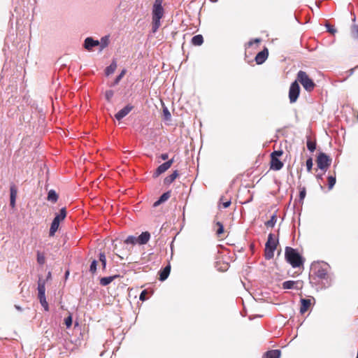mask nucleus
I'll use <instances>...</instances> for the list:
<instances>
[{
  "label": "nucleus",
  "mask_w": 358,
  "mask_h": 358,
  "mask_svg": "<svg viewBox=\"0 0 358 358\" xmlns=\"http://www.w3.org/2000/svg\"><path fill=\"white\" fill-rule=\"evenodd\" d=\"M306 169L308 172H310L313 168V159L311 157L308 158L306 162Z\"/></svg>",
  "instance_id": "42"
},
{
  "label": "nucleus",
  "mask_w": 358,
  "mask_h": 358,
  "mask_svg": "<svg viewBox=\"0 0 358 358\" xmlns=\"http://www.w3.org/2000/svg\"><path fill=\"white\" fill-rule=\"evenodd\" d=\"M310 304H311L310 299H301L300 313L301 314L305 313L308 310V309L309 308Z\"/></svg>",
  "instance_id": "17"
},
{
  "label": "nucleus",
  "mask_w": 358,
  "mask_h": 358,
  "mask_svg": "<svg viewBox=\"0 0 358 358\" xmlns=\"http://www.w3.org/2000/svg\"><path fill=\"white\" fill-rule=\"evenodd\" d=\"M169 157V155L167 153H163L160 156V158L162 159V160H166Z\"/></svg>",
  "instance_id": "48"
},
{
  "label": "nucleus",
  "mask_w": 358,
  "mask_h": 358,
  "mask_svg": "<svg viewBox=\"0 0 358 358\" xmlns=\"http://www.w3.org/2000/svg\"><path fill=\"white\" fill-rule=\"evenodd\" d=\"M296 78L297 82H299L306 91L311 92L313 90L315 84L305 71H299L297 73Z\"/></svg>",
  "instance_id": "3"
},
{
  "label": "nucleus",
  "mask_w": 358,
  "mask_h": 358,
  "mask_svg": "<svg viewBox=\"0 0 358 358\" xmlns=\"http://www.w3.org/2000/svg\"><path fill=\"white\" fill-rule=\"evenodd\" d=\"M117 68L116 62L113 61L108 66L106 67L105 73L106 76L113 73Z\"/></svg>",
  "instance_id": "26"
},
{
  "label": "nucleus",
  "mask_w": 358,
  "mask_h": 358,
  "mask_svg": "<svg viewBox=\"0 0 358 358\" xmlns=\"http://www.w3.org/2000/svg\"><path fill=\"white\" fill-rule=\"evenodd\" d=\"M16 308L20 310L21 308L19 306H15Z\"/></svg>",
  "instance_id": "52"
},
{
  "label": "nucleus",
  "mask_w": 358,
  "mask_h": 358,
  "mask_svg": "<svg viewBox=\"0 0 358 358\" xmlns=\"http://www.w3.org/2000/svg\"><path fill=\"white\" fill-rule=\"evenodd\" d=\"M125 244H131V245H136L138 244V237L134 236H129L125 240H124Z\"/></svg>",
  "instance_id": "27"
},
{
  "label": "nucleus",
  "mask_w": 358,
  "mask_h": 358,
  "mask_svg": "<svg viewBox=\"0 0 358 358\" xmlns=\"http://www.w3.org/2000/svg\"><path fill=\"white\" fill-rule=\"evenodd\" d=\"M39 301H40L41 306L43 307L44 310L48 311L49 310V306H48V303L46 301V298L45 297L39 298Z\"/></svg>",
  "instance_id": "36"
},
{
  "label": "nucleus",
  "mask_w": 358,
  "mask_h": 358,
  "mask_svg": "<svg viewBox=\"0 0 358 358\" xmlns=\"http://www.w3.org/2000/svg\"><path fill=\"white\" fill-rule=\"evenodd\" d=\"M220 201H222V206L224 208H228L230 206V204H231V200H225V201H224V197L223 196H222L220 198Z\"/></svg>",
  "instance_id": "44"
},
{
  "label": "nucleus",
  "mask_w": 358,
  "mask_h": 358,
  "mask_svg": "<svg viewBox=\"0 0 358 358\" xmlns=\"http://www.w3.org/2000/svg\"><path fill=\"white\" fill-rule=\"evenodd\" d=\"M351 34L354 38L358 39V24L352 27Z\"/></svg>",
  "instance_id": "37"
},
{
  "label": "nucleus",
  "mask_w": 358,
  "mask_h": 358,
  "mask_svg": "<svg viewBox=\"0 0 358 358\" xmlns=\"http://www.w3.org/2000/svg\"><path fill=\"white\" fill-rule=\"evenodd\" d=\"M268 56V50L265 48L263 50L260 51L255 57V62L257 64H263Z\"/></svg>",
  "instance_id": "11"
},
{
  "label": "nucleus",
  "mask_w": 358,
  "mask_h": 358,
  "mask_svg": "<svg viewBox=\"0 0 358 358\" xmlns=\"http://www.w3.org/2000/svg\"><path fill=\"white\" fill-rule=\"evenodd\" d=\"M259 42H260V39L259 38H255L253 41H250L249 42V45H252L253 44V43H258Z\"/></svg>",
  "instance_id": "49"
},
{
  "label": "nucleus",
  "mask_w": 358,
  "mask_h": 358,
  "mask_svg": "<svg viewBox=\"0 0 358 358\" xmlns=\"http://www.w3.org/2000/svg\"><path fill=\"white\" fill-rule=\"evenodd\" d=\"M277 222V217L275 214H273L269 220L265 222V225L267 227H273Z\"/></svg>",
  "instance_id": "29"
},
{
  "label": "nucleus",
  "mask_w": 358,
  "mask_h": 358,
  "mask_svg": "<svg viewBox=\"0 0 358 358\" xmlns=\"http://www.w3.org/2000/svg\"><path fill=\"white\" fill-rule=\"evenodd\" d=\"M47 199L49 201L55 203L58 200V194L56 193V192L54 189H50L48 192Z\"/></svg>",
  "instance_id": "23"
},
{
  "label": "nucleus",
  "mask_w": 358,
  "mask_h": 358,
  "mask_svg": "<svg viewBox=\"0 0 358 358\" xmlns=\"http://www.w3.org/2000/svg\"><path fill=\"white\" fill-rule=\"evenodd\" d=\"M282 150H275L271 154V157H278L282 155Z\"/></svg>",
  "instance_id": "46"
},
{
  "label": "nucleus",
  "mask_w": 358,
  "mask_h": 358,
  "mask_svg": "<svg viewBox=\"0 0 358 358\" xmlns=\"http://www.w3.org/2000/svg\"><path fill=\"white\" fill-rule=\"evenodd\" d=\"M133 109V106L130 104L127 105L125 107H124L122 109H121L120 111H118L115 117L117 120H120L122 118H124L126 115H127L131 110Z\"/></svg>",
  "instance_id": "12"
},
{
  "label": "nucleus",
  "mask_w": 358,
  "mask_h": 358,
  "mask_svg": "<svg viewBox=\"0 0 358 358\" xmlns=\"http://www.w3.org/2000/svg\"><path fill=\"white\" fill-rule=\"evenodd\" d=\"M227 265H225V268L223 269V271L227 270Z\"/></svg>",
  "instance_id": "53"
},
{
  "label": "nucleus",
  "mask_w": 358,
  "mask_h": 358,
  "mask_svg": "<svg viewBox=\"0 0 358 358\" xmlns=\"http://www.w3.org/2000/svg\"><path fill=\"white\" fill-rule=\"evenodd\" d=\"M163 115L165 120H170L171 117V113L166 107L163 108Z\"/></svg>",
  "instance_id": "33"
},
{
  "label": "nucleus",
  "mask_w": 358,
  "mask_h": 358,
  "mask_svg": "<svg viewBox=\"0 0 358 358\" xmlns=\"http://www.w3.org/2000/svg\"><path fill=\"white\" fill-rule=\"evenodd\" d=\"M114 95V92L113 90H107L105 93V97L108 101H110L113 96Z\"/></svg>",
  "instance_id": "41"
},
{
  "label": "nucleus",
  "mask_w": 358,
  "mask_h": 358,
  "mask_svg": "<svg viewBox=\"0 0 358 358\" xmlns=\"http://www.w3.org/2000/svg\"><path fill=\"white\" fill-rule=\"evenodd\" d=\"M278 240L274 238L273 234H269L268 240L265 245V258L270 259L274 256V251L276 249Z\"/></svg>",
  "instance_id": "4"
},
{
  "label": "nucleus",
  "mask_w": 358,
  "mask_h": 358,
  "mask_svg": "<svg viewBox=\"0 0 358 358\" xmlns=\"http://www.w3.org/2000/svg\"><path fill=\"white\" fill-rule=\"evenodd\" d=\"M45 255L43 253H41V252L38 251L37 252V262L39 264L43 265L45 264Z\"/></svg>",
  "instance_id": "32"
},
{
  "label": "nucleus",
  "mask_w": 358,
  "mask_h": 358,
  "mask_svg": "<svg viewBox=\"0 0 358 358\" xmlns=\"http://www.w3.org/2000/svg\"><path fill=\"white\" fill-rule=\"evenodd\" d=\"M109 44V36H105L101 38L99 41V45L101 46V50L106 48Z\"/></svg>",
  "instance_id": "28"
},
{
  "label": "nucleus",
  "mask_w": 358,
  "mask_h": 358,
  "mask_svg": "<svg viewBox=\"0 0 358 358\" xmlns=\"http://www.w3.org/2000/svg\"><path fill=\"white\" fill-rule=\"evenodd\" d=\"M316 178L317 179H322V174H318V175L316 176Z\"/></svg>",
  "instance_id": "50"
},
{
  "label": "nucleus",
  "mask_w": 358,
  "mask_h": 358,
  "mask_svg": "<svg viewBox=\"0 0 358 358\" xmlns=\"http://www.w3.org/2000/svg\"><path fill=\"white\" fill-rule=\"evenodd\" d=\"M325 27L327 29V31L331 34H334L337 31L336 29H335L333 26L330 25L329 24H326Z\"/></svg>",
  "instance_id": "43"
},
{
  "label": "nucleus",
  "mask_w": 358,
  "mask_h": 358,
  "mask_svg": "<svg viewBox=\"0 0 358 358\" xmlns=\"http://www.w3.org/2000/svg\"><path fill=\"white\" fill-rule=\"evenodd\" d=\"M150 239V234L148 231L142 232L138 236V244L145 245Z\"/></svg>",
  "instance_id": "14"
},
{
  "label": "nucleus",
  "mask_w": 358,
  "mask_h": 358,
  "mask_svg": "<svg viewBox=\"0 0 358 358\" xmlns=\"http://www.w3.org/2000/svg\"><path fill=\"white\" fill-rule=\"evenodd\" d=\"M98 45H99V41L94 40L92 37H87L84 41L83 46L88 51H92L93 48Z\"/></svg>",
  "instance_id": "10"
},
{
  "label": "nucleus",
  "mask_w": 358,
  "mask_h": 358,
  "mask_svg": "<svg viewBox=\"0 0 358 358\" xmlns=\"http://www.w3.org/2000/svg\"><path fill=\"white\" fill-rule=\"evenodd\" d=\"M163 0H155L152 7V30L155 33L161 26L160 20L164 16V10L162 7Z\"/></svg>",
  "instance_id": "1"
},
{
  "label": "nucleus",
  "mask_w": 358,
  "mask_h": 358,
  "mask_svg": "<svg viewBox=\"0 0 358 358\" xmlns=\"http://www.w3.org/2000/svg\"><path fill=\"white\" fill-rule=\"evenodd\" d=\"M314 274L320 279H326L328 275L327 271V265L325 267L322 266H314Z\"/></svg>",
  "instance_id": "9"
},
{
  "label": "nucleus",
  "mask_w": 358,
  "mask_h": 358,
  "mask_svg": "<svg viewBox=\"0 0 358 358\" xmlns=\"http://www.w3.org/2000/svg\"><path fill=\"white\" fill-rule=\"evenodd\" d=\"M178 176V171H174L171 175L164 178V182L165 185L171 184L176 178Z\"/></svg>",
  "instance_id": "22"
},
{
  "label": "nucleus",
  "mask_w": 358,
  "mask_h": 358,
  "mask_svg": "<svg viewBox=\"0 0 358 358\" xmlns=\"http://www.w3.org/2000/svg\"><path fill=\"white\" fill-rule=\"evenodd\" d=\"M336 184V176H330L328 177V187L331 189Z\"/></svg>",
  "instance_id": "31"
},
{
  "label": "nucleus",
  "mask_w": 358,
  "mask_h": 358,
  "mask_svg": "<svg viewBox=\"0 0 358 358\" xmlns=\"http://www.w3.org/2000/svg\"><path fill=\"white\" fill-rule=\"evenodd\" d=\"M147 290L144 289L141 292V294H140V296H139V299L141 301H145L146 300V294H147Z\"/></svg>",
  "instance_id": "47"
},
{
  "label": "nucleus",
  "mask_w": 358,
  "mask_h": 358,
  "mask_svg": "<svg viewBox=\"0 0 358 358\" xmlns=\"http://www.w3.org/2000/svg\"><path fill=\"white\" fill-rule=\"evenodd\" d=\"M307 148L310 152H313L316 149V143L308 140L307 141Z\"/></svg>",
  "instance_id": "39"
},
{
  "label": "nucleus",
  "mask_w": 358,
  "mask_h": 358,
  "mask_svg": "<svg viewBox=\"0 0 358 358\" xmlns=\"http://www.w3.org/2000/svg\"><path fill=\"white\" fill-rule=\"evenodd\" d=\"M66 216V208H62L60 210L59 213L56 215V216L55 217V218L53 219V220L52 222L50 229V232H49V234L50 236H53L55 235V232L57 231V229L59 228V222L61 221H62L63 220H64Z\"/></svg>",
  "instance_id": "5"
},
{
  "label": "nucleus",
  "mask_w": 358,
  "mask_h": 358,
  "mask_svg": "<svg viewBox=\"0 0 358 358\" xmlns=\"http://www.w3.org/2000/svg\"><path fill=\"white\" fill-rule=\"evenodd\" d=\"M170 196H171L170 192H166L163 193L161 195V196L159 198V199L154 203L153 206L157 207V206H159L163 202L167 201L170 198Z\"/></svg>",
  "instance_id": "21"
},
{
  "label": "nucleus",
  "mask_w": 358,
  "mask_h": 358,
  "mask_svg": "<svg viewBox=\"0 0 358 358\" xmlns=\"http://www.w3.org/2000/svg\"><path fill=\"white\" fill-rule=\"evenodd\" d=\"M64 322L66 327L69 328L72 324V316L69 315L66 318H65Z\"/></svg>",
  "instance_id": "45"
},
{
  "label": "nucleus",
  "mask_w": 358,
  "mask_h": 358,
  "mask_svg": "<svg viewBox=\"0 0 358 358\" xmlns=\"http://www.w3.org/2000/svg\"><path fill=\"white\" fill-rule=\"evenodd\" d=\"M126 73V70H122V72L116 77V78L114 80L113 85H117L120 80L123 78Z\"/></svg>",
  "instance_id": "38"
},
{
  "label": "nucleus",
  "mask_w": 358,
  "mask_h": 358,
  "mask_svg": "<svg viewBox=\"0 0 358 358\" xmlns=\"http://www.w3.org/2000/svg\"><path fill=\"white\" fill-rule=\"evenodd\" d=\"M216 224L218 227V228L216 231V234L217 236H220V234H222L224 232V226L220 222H217L216 223Z\"/></svg>",
  "instance_id": "40"
},
{
  "label": "nucleus",
  "mask_w": 358,
  "mask_h": 358,
  "mask_svg": "<svg viewBox=\"0 0 358 358\" xmlns=\"http://www.w3.org/2000/svg\"><path fill=\"white\" fill-rule=\"evenodd\" d=\"M170 271L171 266L167 265L162 271H159V280L161 281H164L165 280H166L170 274Z\"/></svg>",
  "instance_id": "20"
},
{
  "label": "nucleus",
  "mask_w": 358,
  "mask_h": 358,
  "mask_svg": "<svg viewBox=\"0 0 358 358\" xmlns=\"http://www.w3.org/2000/svg\"><path fill=\"white\" fill-rule=\"evenodd\" d=\"M203 43V38L202 35L198 34L192 37V43L194 45H201Z\"/></svg>",
  "instance_id": "25"
},
{
  "label": "nucleus",
  "mask_w": 358,
  "mask_h": 358,
  "mask_svg": "<svg viewBox=\"0 0 358 358\" xmlns=\"http://www.w3.org/2000/svg\"><path fill=\"white\" fill-rule=\"evenodd\" d=\"M38 299L45 297V282L41 278L38 281Z\"/></svg>",
  "instance_id": "15"
},
{
  "label": "nucleus",
  "mask_w": 358,
  "mask_h": 358,
  "mask_svg": "<svg viewBox=\"0 0 358 358\" xmlns=\"http://www.w3.org/2000/svg\"><path fill=\"white\" fill-rule=\"evenodd\" d=\"M281 352L280 350H271L267 351L263 356V358H280Z\"/></svg>",
  "instance_id": "18"
},
{
  "label": "nucleus",
  "mask_w": 358,
  "mask_h": 358,
  "mask_svg": "<svg viewBox=\"0 0 358 358\" xmlns=\"http://www.w3.org/2000/svg\"><path fill=\"white\" fill-rule=\"evenodd\" d=\"M317 165L318 169L326 171L331 163V159L327 154L320 152L317 157Z\"/></svg>",
  "instance_id": "6"
},
{
  "label": "nucleus",
  "mask_w": 358,
  "mask_h": 358,
  "mask_svg": "<svg viewBox=\"0 0 358 358\" xmlns=\"http://www.w3.org/2000/svg\"><path fill=\"white\" fill-rule=\"evenodd\" d=\"M117 256H118V257H120L121 259H123V257H122V256H120V255H117Z\"/></svg>",
  "instance_id": "51"
},
{
  "label": "nucleus",
  "mask_w": 358,
  "mask_h": 358,
  "mask_svg": "<svg viewBox=\"0 0 358 358\" xmlns=\"http://www.w3.org/2000/svg\"><path fill=\"white\" fill-rule=\"evenodd\" d=\"M299 94H300V86H299L297 80H295L291 84V85L289 87V102L291 103H295L298 99Z\"/></svg>",
  "instance_id": "7"
},
{
  "label": "nucleus",
  "mask_w": 358,
  "mask_h": 358,
  "mask_svg": "<svg viewBox=\"0 0 358 358\" xmlns=\"http://www.w3.org/2000/svg\"><path fill=\"white\" fill-rule=\"evenodd\" d=\"M118 275H113L103 277L100 279V285L102 286H106L109 285L114 279H115Z\"/></svg>",
  "instance_id": "24"
},
{
  "label": "nucleus",
  "mask_w": 358,
  "mask_h": 358,
  "mask_svg": "<svg viewBox=\"0 0 358 358\" xmlns=\"http://www.w3.org/2000/svg\"><path fill=\"white\" fill-rule=\"evenodd\" d=\"M306 188L303 187L301 188L300 192H299V202L303 203V199L306 197Z\"/></svg>",
  "instance_id": "35"
},
{
  "label": "nucleus",
  "mask_w": 358,
  "mask_h": 358,
  "mask_svg": "<svg viewBox=\"0 0 358 358\" xmlns=\"http://www.w3.org/2000/svg\"><path fill=\"white\" fill-rule=\"evenodd\" d=\"M174 160L173 159H171L162 164L159 165L157 169H156L155 172L153 174V176L157 178L162 173H164L166 171H167L173 164Z\"/></svg>",
  "instance_id": "8"
},
{
  "label": "nucleus",
  "mask_w": 358,
  "mask_h": 358,
  "mask_svg": "<svg viewBox=\"0 0 358 358\" xmlns=\"http://www.w3.org/2000/svg\"><path fill=\"white\" fill-rule=\"evenodd\" d=\"M298 281L287 280L282 282V288L285 289H299Z\"/></svg>",
  "instance_id": "19"
},
{
  "label": "nucleus",
  "mask_w": 358,
  "mask_h": 358,
  "mask_svg": "<svg viewBox=\"0 0 358 358\" xmlns=\"http://www.w3.org/2000/svg\"><path fill=\"white\" fill-rule=\"evenodd\" d=\"M69 275V271H67V272L66 273V275Z\"/></svg>",
  "instance_id": "54"
},
{
  "label": "nucleus",
  "mask_w": 358,
  "mask_h": 358,
  "mask_svg": "<svg viewBox=\"0 0 358 358\" xmlns=\"http://www.w3.org/2000/svg\"><path fill=\"white\" fill-rule=\"evenodd\" d=\"M285 259L293 268L299 267L303 263L301 256L295 249L290 247H286L285 248Z\"/></svg>",
  "instance_id": "2"
},
{
  "label": "nucleus",
  "mask_w": 358,
  "mask_h": 358,
  "mask_svg": "<svg viewBox=\"0 0 358 358\" xmlns=\"http://www.w3.org/2000/svg\"><path fill=\"white\" fill-rule=\"evenodd\" d=\"M99 259L101 264L102 269L105 271L106 268V257L104 252L99 253Z\"/></svg>",
  "instance_id": "30"
},
{
  "label": "nucleus",
  "mask_w": 358,
  "mask_h": 358,
  "mask_svg": "<svg viewBox=\"0 0 358 358\" xmlns=\"http://www.w3.org/2000/svg\"><path fill=\"white\" fill-rule=\"evenodd\" d=\"M97 269V261L96 259H94L90 266V271L92 273H95L96 272Z\"/></svg>",
  "instance_id": "34"
},
{
  "label": "nucleus",
  "mask_w": 358,
  "mask_h": 358,
  "mask_svg": "<svg viewBox=\"0 0 358 358\" xmlns=\"http://www.w3.org/2000/svg\"><path fill=\"white\" fill-rule=\"evenodd\" d=\"M17 189L15 185H12L10 188V205L12 208L15 206V199L17 196Z\"/></svg>",
  "instance_id": "16"
},
{
  "label": "nucleus",
  "mask_w": 358,
  "mask_h": 358,
  "mask_svg": "<svg viewBox=\"0 0 358 358\" xmlns=\"http://www.w3.org/2000/svg\"><path fill=\"white\" fill-rule=\"evenodd\" d=\"M283 167V163L277 157H271V169L279 171Z\"/></svg>",
  "instance_id": "13"
}]
</instances>
